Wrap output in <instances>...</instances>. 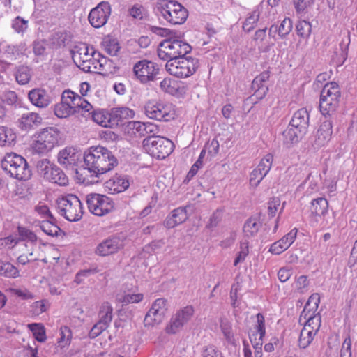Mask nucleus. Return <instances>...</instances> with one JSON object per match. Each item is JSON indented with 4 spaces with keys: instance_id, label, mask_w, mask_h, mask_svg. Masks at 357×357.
<instances>
[{
    "instance_id": "f257e3e1",
    "label": "nucleus",
    "mask_w": 357,
    "mask_h": 357,
    "mask_svg": "<svg viewBox=\"0 0 357 357\" xmlns=\"http://www.w3.org/2000/svg\"><path fill=\"white\" fill-rule=\"evenodd\" d=\"M86 169L96 177L107 173L118 165V160L111 151L102 146H91L84 155Z\"/></svg>"
},
{
    "instance_id": "f03ea898",
    "label": "nucleus",
    "mask_w": 357,
    "mask_h": 357,
    "mask_svg": "<svg viewBox=\"0 0 357 357\" xmlns=\"http://www.w3.org/2000/svg\"><path fill=\"white\" fill-rule=\"evenodd\" d=\"M2 169L10 176L19 181H27L31 178L32 171L26 159L15 153H8L1 160Z\"/></svg>"
},
{
    "instance_id": "7ed1b4c3",
    "label": "nucleus",
    "mask_w": 357,
    "mask_h": 357,
    "mask_svg": "<svg viewBox=\"0 0 357 357\" xmlns=\"http://www.w3.org/2000/svg\"><path fill=\"white\" fill-rule=\"evenodd\" d=\"M175 34L174 36L162 40L158 45L157 53L158 57L163 61L187 58L185 55L192 50V47Z\"/></svg>"
},
{
    "instance_id": "20e7f679",
    "label": "nucleus",
    "mask_w": 357,
    "mask_h": 357,
    "mask_svg": "<svg viewBox=\"0 0 357 357\" xmlns=\"http://www.w3.org/2000/svg\"><path fill=\"white\" fill-rule=\"evenodd\" d=\"M340 98L339 85L335 82L326 84L320 94L319 109L321 114L325 116L334 114L339 107Z\"/></svg>"
},
{
    "instance_id": "39448f33",
    "label": "nucleus",
    "mask_w": 357,
    "mask_h": 357,
    "mask_svg": "<svg viewBox=\"0 0 357 357\" xmlns=\"http://www.w3.org/2000/svg\"><path fill=\"white\" fill-rule=\"evenodd\" d=\"M59 213L67 220L77 222L83 215L82 205L79 199L75 195L68 194L56 200Z\"/></svg>"
},
{
    "instance_id": "423d86ee",
    "label": "nucleus",
    "mask_w": 357,
    "mask_h": 357,
    "mask_svg": "<svg viewBox=\"0 0 357 357\" xmlns=\"http://www.w3.org/2000/svg\"><path fill=\"white\" fill-rule=\"evenodd\" d=\"M36 140L32 144L33 152L45 154L59 144L60 131L55 127H47L36 134Z\"/></svg>"
},
{
    "instance_id": "0eeeda50",
    "label": "nucleus",
    "mask_w": 357,
    "mask_h": 357,
    "mask_svg": "<svg viewBox=\"0 0 357 357\" xmlns=\"http://www.w3.org/2000/svg\"><path fill=\"white\" fill-rule=\"evenodd\" d=\"M198 67V59L192 56L174 60L169 59L165 65L166 70L178 78H187L192 75Z\"/></svg>"
},
{
    "instance_id": "6e6552de",
    "label": "nucleus",
    "mask_w": 357,
    "mask_h": 357,
    "mask_svg": "<svg viewBox=\"0 0 357 357\" xmlns=\"http://www.w3.org/2000/svg\"><path fill=\"white\" fill-rule=\"evenodd\" d=\"M142 145L146 151L158 159H165L173 151L174 144L167 138L160 136H148Z\"/></svg>"
},
{
    "instance_id": "1a4fd4ad",
    "label": "nucleus",
    "mask_w": 357,
    "mask_h": 357,
    "mask_svg": "<svg viewBox=\"0 0 357 357\" xmlns=\"http://www.w3.org/2000/svg\"><path fill=\"white\" fill-rule=\"evenodd\" d=\"M158 9L163 17L173 24H183L188 16L187 9L176 1H169L162 4Z\"/></svg>"
},
{
    "instance_id": "9d476101",
    "label": "nucleus",
    "mask_w": 357,
    "mask_h": 357,
    "mask_svg": "<svg viewBox=\"0 0 357 357\" xmlns=\"http://www.w3.org/2000/svg\"><path fill=\"white\" fill-rule=\"evenodd\" d=\"M159 72L158 65L146 59L139 61L133 66L135 75L142 84L155 81Z\"/></svg>"
},
{
    "instance_id": "9b49d317",
    "label": "nucleus",
    "mask_w": 357,
    "mask_h": 357,
    "mask_svg": "<svg viewBox=\"0 0 357 357\" xmlns=\"http://www.w3.org/2000/svg\"><path fill=\"white\" fill-rule=\"evenodd\" d=\"M111 15V6L107 1H101L95 8L91 10L88 19L94 28L103 26Z\"/></svg>"
},
{
    "instance_id": "f8f14e48",
    "label": "nucleus",
    "mask_w": 357,
    "mask_h": 357,
    "mask_svg": "<svg viewBox=\"0 0 357 357\" xmlns=\"http://www.w3.org/2000/svg\"><path fill=\"white\" fill-rule=\"evenodd\" d=\"M144 113L149 119L160 121H169L174 118V114L171 112L169 107L151 101L145 105Z\"/></svg>"
},
{
    "instance_id": "ddd939ff",
    "label": "nucleus",
    "mask_w": 357,
    "mask_h": 357,
    "mask_svg": "<svg viewBox=\"0 0 357 357\" xmlns=\"http://www.w3.org/2000/svg\"><path fill=\"white\" fill-rule=\"evenodd\" d=\"M273 160V155L266 154L260 161L257 167L251 172L250 184L256 188L270 171Z\"/></svg>"
},
{
    "instance_id": "4468645a",
    "label": "nucleus",
    "mask_w": 357,
    "mask_h": 357,
    "mask_svg": "<svg viewBox=\"0 0 357 357\" xmlns=\"http://www.w3.org/2000/svg\"><path fill=\"white\" fill-rule=\"evenodd\" d=\"M109 128L124 125L127 123H130L128 120L132 118L135 112L132 109L126 107H113L108 109Z\"/></svg>"
},
{
    "instance_id": "2eb2a0df",
    "label": "nucleus",
    "mask_w": 357,
    "mask_h": 357,
    "mask_svg": "<svg viewBox=\"0 0 357 357\" xmlns=\"http://www.w3.org/2000/svg\"><path fill=\"white\" fill-rule=\"evenodd\" d=\"M332 128L331 121L325 120L321 122L314 136V140L311 142L314 149H320L330 141L333 133Z\"/></svg>"
},
{
    "instance_id": "dca6fc26",
    "label": "nucleus",
    "mask_w": 357,
    "mask_h": 357,
    "mask_svg": "<svg viewBox=\"0 0 357 357\" xmlns=\"http://www.w3.org/2000/svg\"><path fill=\"white\" fill-rule=\"evenodd\" d=\"M121 248L120 238L117 236H111L96 246L95 253L98 256L106 257L116 253Z\"/></svg>"
},
{
    "instance_id": "f3484780",
    "label": "nucleus",
    "mask_w": 357,
    "mask_h": 357,
    "mask_svg": "<svg viewBox=\"0 0 357 357\" xmlns=\"http://www.w3.org/2000/svg\"><path fill=\"white\" fill-rule=\"evenodd\" d=\"M270 77V72L264 70L257 75L252 82V89L255 91L253 96L257 100H262L268 91L267 82Z\"/></svg>"
},
{
    "instance_id": "a211bd4d",
    "label": "nucleus",
    "mask_w": 357,
    "mask_h": 357,
    "mask_svg": "<svg viewBox=\"0 0 357 357\" xmlns=\"http://www.w3.org/2000/svg\"><path fill=\"white\" fill-rule=\"evenodd\" d=\"M27 97L31 103L38 108H45L51 102L47 91L42 87L32 89L28 92Z\"/></svg>"
},
{
    "instance_id": "6ab92c4d",
    "label": "nucleus",
    "mask_w": 357,
    "mask_h": 357,
    "mask_svg": "<svg viewBox=\"0 0 357 357\" xmlns=\"http://www.w3.org/2000/svg\"><path fill=\"white\" fill-rule=\"evenodd\" d=\"M310 114L306 108L297 110L293 115L289 126L299 129L301 135H305L309 126Z\"/></svg>"
},
{
    "instance_id": "aec40b11",
    "label": "nucleus",
    "mask_w": 357,
    "mask_h": 357,
    "mask_svg": "<svg viewBox=\"0 0 357 357\" xmlns=\"http://www.w3.org/2000/svg\"><path fill=\"white\" fill-rule=\"evenodd\" d=\"M328 203L326 198L319 197L314 199L311 202L310 206V222L311 224H317L319 221L318 217L324 216L328 212Z\"/></svg>"
},
{
    "instance_id": "412c9836",
    "label": "nucleus",
    "mask_w": 357,
    "mask_h": 357,
    "mask_svg": "<svg viewBox=\"0 0 357 357\" xmlns=\"http://www.w3.org/2000/svg\"><path fill=\"white\" fill-rule=\"evenodd\" d=\"M80 154L73 147H66L57 155L58 162L66 168H73L79 160Z\"/></svg>"
},
{
    "instance_id": "4be33fe9",
    "label": "nucleus",
    "mask_w": 357,
    "mask_h": 357,
    "mask_svg": "<svg viewBox=\"0 0 357 357\" xmlns=\"http://www.w3.org/2000/svg\"><path fill=\"white\" fill-rule=\"evenodd\" d=\"M298 229L294 228L291 229L287 235L281 239L274 242L269 248V252L274 255H280L284 250L288 249L289 246L294 242Z\"/></svg>"
},
{
    "instance_id": "5701e85b",
    "label": "nucleus",
    "mask_w": 357,
    "mask_h": 357,
    "mask_svg": "<svg viewBox=\"0 0 357 357\" xmlns=\"http://www.w3.org/2000/svg\"><path fill=\"white\" fill-rule=\"evenodd\" d=\"M188 218L186 207H178L166 217L163 225L168 229H172L185 222Z\"/></svg>"
},
{
    "instance_id": "b1692460",
    "label": "nucleus",
    "mask_w": 357,
    "mask_h": 357,
    "mask_svg": "<svg viewBox=\"0 0 357 357\" xmlns=\"http://www.w3.org/2000/svg\"><path fill=\"white\" fill-rule=\"evenodd\" d=\"M105 187L113 192L119 193L127 190L130 183L127 176L116 174L105 183Z\"/></svg>"
},
{
    "instance_id": "393cba45",
    "label": "nucleus",
    "mask_w": 357,
    "mask_h": 357,
    "mask_svg": "<svg viewBox=\"0 0 357 357\" xmlns=\"http://www.w3.org/2000/svg\"><path fill=\"white\" fill-rule=\"evenodd\" d=\"M45 179L60 186H66L68 185V176L63 171L55 164L52 165L50 172L45 176Z\"/></svg>"
},
{
    "instance_id": "a878e982",
    "label": "nucleus",
    "mask_w": 357,
    "mask_h": 357,
    "mask_svg": "<svg viewBox=\"0 0 357 357\" xmlns=\"http://www.w3.org/2000/svg\"><path fill=\"white\" fill-rule=\"evenodd\" d=\"M42 117L36 112L24 114L20 119V127L21 129L27 130L34 126H38L42 123Z\"/></svg>"
},
{
    "instance_id": "bb28decb",
    "label": "nucleus",
    "mask_w": 357,
    "mask_h": 357,
    "mask_svg": "<svg viewBox=\"0 0 357 357\" xmlns=\"http://www.w3.org/2000/svg\"><path fill=\"white\" fill-rule=\"evenodd\" d=\"M63 99L69 103V105L72 107V110H76V113L80 112V106L84 102V99L78 94L73 92L70 90H66L62 93Z\"/></svg>"
},
{
    "instance_id": "cd10ccee",
    "label": "nucleus",
    "mask_w": 357,
    "mask_h": 357,
    "mask_svg": "<svg viewBox=\"0 0 357 357\" xmlns=\"http://www.w3.org/2000/svg\"><path fill=\"white\" fill-rule=\"evenodd\" d=\"M166 312H162L161 310H158L154 307H151L149 312L146 313L144 323V326L158 325L161 323L165 316Z\"/></svg>"
},
{
    "instance_id": "c85d7f7f",
    "label": "nucleus",
    "mask_w": 357,
    "mask_h": 357,
    "mask_svg": "<svg viewBox=\"0 0 357 357\" xmlns=\"http://www.w3.org/2000/svg\"><path fill=\"white\" fill-rule=\"evenodd\" d=\"M71 33L67 31H57L50 38L51 43L57 47H65L71 40Z\"/></svg>"
},
{
    "instance_id": "c756f323",
    "label": "nucleus",
    "mask_w": 357,
    "mask_h": 357,
    "mask_svg": "<svg viewBox=\"0 0 357 357\" xmlns=\"http://www.w3.org/2000/svg\"><path fill=\"white\" fill-rule=\"evenodd\" d=\"M15 77L19 84H26L29 83L31 79V69L26 66H20L15 70Z\"/></svg>"
},
{
    "instance_id": "7c9ffc66",
    "label": "nucleus",
    "mask_w": 357,
    "mask_h": 357,
    "mask_svg": "<svg viewBox=\"0 0 357 357\" xmlns=\"http://www.w3.org/2000/svg\"><path fill=\"white\" fill-rule=\"evenodd\" d=\"M261 227V223L258 222V218L250 217L245 221L243 230L247 237H252L257 234Z\"/></svg>"
},
{
    "instance_id": "2f4dec72",
    "label": "nucleus",
    "mask_w": 357,
    "mask_h": 357,
    "mask_svg": "<svg viewBox=\"0 0 357 357\" xmlns=\"http://www.w3.org/2000/svg\"><path fill=\"white\" fill-rule=\"evenodd\" d=\"M317 332L314 329L303 327L301 330L298 339V346L301 349L307 348L312 342L314 335Z\"/></svg>"
},
{
    "instance_id": "473e14b6",
    "label": "nucleus",
    "mask_w": 357,
    "mask_h": 357,
    "mask_svg": "<svg viewBox=\"0 0 357 357\" xmlns=\"http://www.w3.org/2000/svg\"><path fill=\"white\" fill-rule=\"evenodd\" d=\"M113 308L108 303L102 304L99 312L100 319L98 322L108 328L112 319Z\"/></svg>"
},
{
    "instance_id": "72a5a7b5",
    "label": "nucleus",
    "mask_w": 357,
    "mask_h": 357,
    "mask_svg": "<svg viewBox=\"0 0 357 357\" xmlns=\"http://www.w3.org/2000/svg\"><path fill=\"white\" fill-rule=\"evenodd\" d=\"M129 15L134 19L139 20H149V14L147 9L139 3H135L128 10Z\"/></svg>"
},
{
    "instance_id": "f704fd0d",
    "label": "nucleus",
    "mask_w": 357,
    "mask_h": 357,
    "mask_svg": "<svg viewBox=\"0 0 357 357\" xmlns=\"http://www.w3.org/2000/svg\"><path fill=\"white\" fill-rule=\"evenodd\" d=\"M54 111L55 115L59 118H66L76 113V110H72L69 103L66 102L62 97L61 102L55 105Z\"/></svg>"
},
{
    "instance_id": "c9c22d12",
    "label": "nucleus",
    "mask_w": 357,
    "mask_h": 357,
    "mask_svg": "<svg viewBox=\"0 0 357 357\" xmlns=\"http://www.w3.org/2000/svg\"><path fill=\"white\" fill-rule=\"evenodd\" d=\"M16 139V135L11 128L0 126V146H10Z\"/></svg>"
},
{
    "instance_id": "e433bc0d",
    "label": "nucleus",
    "mask_w": 357,
    "mask_h": 357,
    "mask_svg": "<svg viewBox=\"0 0 357 357\" xmlns=\"http://www.w3.org/2000/svg\"><path fill=\"white\" fill-rule=\"evenodd\" d=\"M284 137V142L286 144H293L299 142V140L305 135L299 132V129L294 127H289L282 132Z\"/></svg>"
},
{
    "instance_id": "4c0bfd02",
    "label": "nucleus",
    "mask_w": 357,
    "mask_h": 357,
    "mask_svg": "<svg viewBox=\"0 0 357 357\" xmlns=\"http://www.w3.org/2000/svg\"><path fill=\"white\" fill-rule=\"evenodd\" d=\"M100 202H98V216H102L109 213L114 208L113 200L106 195H100Z\"/></svg>"
},
{
    "instance_id": "58836bf2",
    "label": "nucleus",
    "mask_w": 357,
    "mask_h": 357,
    "mask_svg": "<svg viewBox=\"0 0 357 357\" xmlns=\"http://www.w3.org/2000/svg\"><path fill=\"white\" fill-rule=\"evenodd\" d=\"M0 276L16 278L20 276L19 270L10 263L0 259Z\"/></svg>"
},
{
    "instance_id": "ea45409f",
    "label": "nucleus",
    "mask_w": 357,
    "mask_h": 357,
    "mask_svg": "<svg viewBox=\"0 0 357 357\" xmlns=\"http://www.w3.org/2000/svg\"><path fill=\"white\" fill-rule=\"evenodd\" d=\"M314 302L312 310H317L319 302H320V298L318 294H312L310 298H308L307 303H305L304 308L303 311L301 312V314L300 315L299 321H301L302 318L307 320V318L309 317V314H311L312 313H310V311H307V307L310 306L311 303Z\"/></svg>"
},
{
    "instance_id": "a19ab883",
    "label": "nucleus",
    "mask_w": 357,
    "mask_h": 357,
    "mask_svg": "<svg viewBox=\"0 0 357 357\" xmlns=\"http://www.w3.org/2000/svg\"><path fill=\"white\" fill-rule=\"evenodd\" d=\"M161 90L171 95H175L178 92V84L177 81L170 77L164 78L160 83Z\"/></svg>"
},
{
    "instance_id": "79ce46f5",
    "label": "nucleus",
    "mask_w": 357,
    "mask_h": 357,
    "mask_svg": "<svg viewBox=\"0 0 357 357\" xmlns=\"http://www.w3.org/2000/svg\"><path fill=\"white\" fill-rule=\"evenodd\" d=\"M89 114H91V118L94 122L100 125L102 127L109 128V112L108 109H101L98 111H93Z\"/></svg>"
},
{
    "instance_id": "37998d69",
    "label": "nucleus",
    "mask_w": 357,
    "mask_h": 357,
    "mask_svg": "<svg viewBox=\"0 0 357 357\" xmlns=\"http://www.w3.org/2000/svg\"><path fill=\"white\" fill-rule=\"evenodd\" d=\"M72 339V331L68 326H63L60 328V337L58 339V347L61 349L70 345Z\"/></svg>"
},
{
    "instance_id": "c03bdc74",
    "label": "nucleus",
    "mask_w": 357,
    "mask_h": 357,
    "mask_svg": "<svg viewBox=\"0 0 357 357\" xmlns=\"http://www.w3.org/2000/svg\"><path fill=\"white\" fill-rule=\"evenodd\" d=\"M38 223V226L41 230L48 236H57L59 232L61 231L58 225H54L53 223L43 220L39 221Z\"/></svg>"
},
{
    "instance_id": "a18cd8bd",
    "label": "nucleus",
    "mask_w": 357,
    "mask_h": 357,
    "mask_svg": "<svg viewBox=\"0 0 357 357\" xmlns=\"http://www.w3.org/2000/svg\"><path fill=\"white\" fill-rule=\"evenodd\" d=\"M259 12L257 10H253L251 13L249 14V16L245 19V22L243 24V29L245 32H250L252 31L259 21Z\"/></svg>"
},
{
    "instance_id": "49530a36",
    "label": "nucleus",
    "mask_w": 357,
    "mask_h": 357,
    "mask_svg": "<svg viewBox=\"0 0 357 357\" xmlns=\"http://www.w3.org/2000/svg\"><path fill=\"white\" fill-rule=\"evenodd\" d=\"M220 326L227 342L233 344L234 343V338L231 323L227 319H221Z\"/></svg>"
},
{
    "instance_id": "de8ad7c7",
    "label": "nucleus",
    "mask_w": 357,
    "mask_h": 357,
    "mask_svg": "<svg viewBox=\"0 0 357 357\" xmlns=\"http://www.w3.org/2000/svg\"><path fill=\"white\" fill-rule=\"evenodd\" d=\"M194 312V307L192 305H187L177 311L175 315L185 325L191 319Z\"/></svg>"
},
{
    "instance_id": "09e8293b",
    "label": "nucleus",
    "mask_w": 357,
    "mask_h": 357,
    "mask_svg": "<svg viewBox=\"0 0 357 357\" xmlns=\"http://www.w3.org/2000/svg\"><path fill=\"white\" fill-rule=\"evenodd\" d=\"M35 339L39 342H44L47 338L45 330L41 324H31L29 325Z\"/></svg>"
},
{
    "instance_id": "8fccbe9b",
    "label": "nucleus",
    "mask_w": 357,
    "mask_h": 357,
    "mask_svg": "<svg viewBox=\"0 0 357 357\" xmlns=\"http://www.w3.org/2000/svg\"><path fill=\"white\" fill-rule=\"evenodd\" d=\"M100 195L96 193H91L86 197V202L90 212L97 215L98 211V202H100Z\"/></svg>"
},
{
    "instance_id": "3c124183",
    "label": "nucleus",
    "mask_w": 357,
    "mask_h": 357,
    "mask_svg": "<svg viewBox=\"0 0 357 357\" xmlns=\"http://www.w3.org/2000/svg\"><path fill=\"white\" fill-rule=\"evenodd\" d=\"M296 29L299 36L303 38H307L312 31V25L307 21L301 20L297 23Z\"/></svg>"
},
{
    "instance_id": "603ef678",
    "label": "nucleus",
    "mask_w": 357,
    "mask_h": 357,
    "mask_svg": "<svg viewBox=\"0 0 357 357\" xmlns=\"http://www.w3.org/2000/svg\"><path fill=\"white\" fill-rule=\"evenodd\" d=\"M28 20L17 16L12 21L11 26L17 33L23 35L28 29Z\"/></svg>"
},
{
    "instance_id": "864d4df0",
    "label": "nucleus",
    "mask_w": 357,
    "mask_h": 357,
    "mask_svg": "<svg viewBox=\"0 0 357 357\" xmlns=\"http://www.w3.org/2000/svg\"><path fill=\"white\" fill-rule=\"evenodd\" d=\"M105 52L111 55L116 56L120 50V46L116 39H108L102 42Z\"/></svg>"
},
{
    "instance_id": "5fc2aeb1",
    "label": "nucleus",
    "mask_w": 357,
    "mask_h": 357,
    "mask_svg": "<svg viewBox=\"0 0 357 357\" xmlns=\"http://www.w3.org/2000/svg\"><path fill=\"white\" fill-rule=\"evenodd\" d=\"M183 326V323L179 320V318L174 315L169 324L166 326L165 331L168 334H176L181 330Z\"/></svg>"
},
{
    "instance_id": "6e6d98bb",
    "label": "nucleus",
    "mask_w": 357,
    "mask_h": 357,
    "mask_svg": "<svg viewBox=\"0 0 357 357\" xmlns=\"http://www.w3.org/2000/svg\"><path fill=\"white\" fill-rule=\"evenodd\" d=\"M17 231L20 236V241H29L31 243L36 242L38 238L37 236L26 227L19 226L17 227Z\"/></svg>"
},
{
    "instance_id": "4d7b16f0",
    "label": "nucleus",
    "mask_w": 357,
    "mask_h": 357,
    "mask_svg": "<svg viewBox=\"0 0 357 357\" xmlns=\"http://www.w3.org/2000/svg\"><path fill=\"white\" fill-rule=\"evenodd\" d=\"M54 163H51L48 159H42L36 162L37 172L45 179V176L50 172Z\"/></svg>"
},
{
    "instance_id": "13d9d810",
    "label": "nucleus",
    "mask_w": 357,
    "mask_h": 357,
    "mask_svg": "<svg viewBox=\"0 0 357 357\" xmlns=\"http://www.w3.org/2000/svg\"><path fill=\"white\" fill-rule=\"evenodd\" d=\"M223 217V210L221 208L216 209L210 217L208 222L206 225V228L213 229L216 227L222 221Z\"/></svg>"
},
{
    "instance_id": "bf43d9fd",
    "label": "nucleus",
    "mask_w": 357,
    "mask_h": 357,
    "mask_svg": "<svg viewBox=\"0 0 357 357\" xmlns=\"http://www.w3.org/2000/svg\"><path fill=\"white\" fill-rule=\"evenodd\" d=\"M321 326V316L320 314H314V312L309 314L307 320L305 321L304 326L314 329L315 332H318Z\"/></svg>"
},
{
    "instance_id": "052dcab7",
    "label": "nucleus",
    "mask_w": 357,
    "mask_h": 357,
    "mask_svg": "<svg viewBox=\"0 0 357 357\" xmlns=\"http://www.w3.org/2000/svg\"><path fill=\"white\" fill-rule=\"evenodd\" d=\"M47 40H36L32 43L33 52L36 56H44L46 52Z\"/></svg>"
},
{
    "instance_id": "680f3d73",
    "label": "nucleus",
    "mask_w": 357,
    "mask_h": 357,
    "mask_svg": "<svg viewBox=\"0 0 357 357\" xmlns=\"http://www.w3.org/2000/svg\"><path fill=\"white\" fill-rule=\"evenodd\" d=\"M76 54H79V58L82 57L81 56L84 54V59H88L89 57V47L86 44H83V47H78L77 46L75 47V50H70V54L72 58L75 62V63L79 67L81 68V65H78L75 61Z\"/></svg>"
},
{
    "instance_id": "e2e57ef3",
    "label": "nucleus",
    "mask_w": 357,
    "mask_h": 357,
    "mask_svg": "<svg viewBox=\"0 0 357 357\" xmlns=\"http://www.w3.org/2000/svg\"><path fill=\"white\" fill-rule=\"evenodd\" d=\"M202 357H223L222 352L214 345L204 347Z\"/></svg>"
},
{
    "instance_id": "0e129e2a",
    "label": "nucleus",
    "mask_w": 357,
    "mask_h": 357,
    "mask_svg": "<svg viewBox=\"0 0 357 357\" xmlns=\"http://www.w3.org/2000/svg\"><path fill=\"white\" fill-rule=\"evenodd\" d=\"M278 28V34L281 38L288 35L292 29V22L290 18H285L280 24Z\"/></svg>"
},
{
    "instance_id": "69168bd1",
    "label": "nucleus",
    "mask_w": 357,
    "mask_h": 357,
    "mask_svg": "<svg viewBox=\"0 0 357 357\" xmlns=\"http://www.w3.org/2000/svg\"><path fill=\"white\" fill-rule=\"evenodd\" d=\"M149 30H150L152 33L165 37V36H174L176 33L173 31L169 29L161 28L155 26H149Z\"/></svg>"
},
{
    "instance_id": "338daca9",
    "label": "nucleus",
    "mask_w": 357,
    "mask_h": 357,
    "mask_svg": "<svg viewBox=\"0 0 357 357\" xmlns=\"http://www.w3.org/2000/svg\"><path fill=\"white\" fill-rule=\"evenodd\" d=\"M257 317V325L255 328L257 330V333L260 335L261 337H264L266 334V328H265V319L264 315L261 313H258L256 315Z\"/></svg>"
},
{
    "instance_id": "774afa93",
    "label": "nucleus",
    "mask_w": 357,
    "mask_h": 357,
    "mask_svg": "<svg viewBox=\"0 0 357 357\" xmlns=\"http://www.w3.org/2000/svg\"><path fill=\"white\" fill-rule=\"evenodd\" d=\"M144 296L142 294H126L121 299L123 304L137 303L142 301Z\"/></svg>"
}]
</instances>
